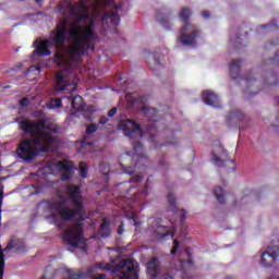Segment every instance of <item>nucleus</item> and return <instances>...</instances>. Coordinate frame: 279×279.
<instances>
[{"mask_svg":"<svg viewBox=\"0 0 279 279\" xmlns=\"http://www.w3.org/2000/svg\"><path fill=\"white\" fill-rule=\"evenodd\" d=\"M53 37L50 38L51 43H54L57 47H64L66 43V34L72 43L66 48V53L72 62H77L88 49L95 51V46L90 45V40H95V22H89L85 26H77L72 24L70 28L66 24H58L57 31L52 32Z\"/></svg>","mask_w":279,"mask_h":279,"instance_id":"obj_1","label":"nucleus"},{"mask_svg":"<svg viewBox=\"0 0 279 279\" xmlns=\"http://www.w3.org/2000/svg\"><path fill=\"white\" fill-rule=\"evenodd\" d=\"M65 193L72 202V206H66V201L47 202V208L54 211L50 215V219L56 221L60 217L61 221H75V217L84 215V203H82V187L75 184L65 185Z\"/></svg>","mask_w":279,"mask_h":279,"instance_id":"obj_2","label":"nucleus"},{"mask_svg":"<svg viewBox=\"0 0 279 279\" xmlns=\"http://www.w3.org/2000/svg\"><path fill=\"white\" fill-rule=\"evenodd\" d=\"M56 143V138L49 132L39 133L38 136L34 138H27L20 143L19 145V156L22 160H34L38 156V149L34 147H39V151L47 154L51 151V147Z\"/></svg>","mask_w":279,"mask_h":279,"instance_id":"obj_3","label":"nucleus"},{"mask_svg":"<svg viewBox=\"0 0 279 279\" xmlns=\"http://www.w3.org/2000/svg\"><path fill=\"white\" fill-rule=\"evenodd\" d=\"M54 86L58 93L62 90H68L70 96H63L62 100L66 101L68 104H71V108L73 110H76L77 112H80L81 110H84V102H83L82 96L80 95L73 96V93H75L77 88V84H75V82L66 81V77L64 76V71H59L56 73Z\"/></svg>","mask_w":279,"mask_h":279,"instance_id":"obj_4","label":"nucleus"},{"mask_svg":"<svg viewBox=\"0 0 279 279\" xmlns=\"http://www.w3.org/2000/svg\"><path fill=\"white\" fill-rule=\"evenodd\" d=\"M191 16H193L191 9H183L179 13L180 21L184 23V26L181 27L179 43L184 47H195V45H197V39L202 36L199 28L189 21Z\"/></svg>","mask_w":279,"mask_h":279,"instance_id":"obj_5","label":"nucleus"},{"mask_svg":"<svg viewBox=\"0 0 279 279\" xmlns=\"http://www.w3.org/2000/svg\"><path fill=\"white\" fill-rule=\"evenodd\" d=\"M101 269L117 274L119 279H138V263L135 259H122L118 265L106 264Z\"/></svg>","mask_w":279,"mask_h":279,"instance_id":"obj_6","label":"nucleus"},{"mask_svg":"<svg viewBox=\"0 0 279 279\" xmlns=\"http://www.w3.org/2000/svg\"><path fill=\"white\" fill-rule=\"evenodd\" d=\"M61 239H63L64 243L71 247H81V250L84 251L87 250L82 223L72 225L61 234Z\"/></svg>","mask_w":279,"mask_h":279,"instance_id":"obj_7","label":"nucleus"},{"mask_svg":"<svg viewBox=\"0 0 279 279\" xmlns=\"http://www.w3.org/2000/svg\"><path fill=\"white\" fill-rule=\"evenodd\" d=\"M119 129L122 130L124 136L130 138V141H136V138H143V136H145L143 129H141V124L131 119L121 121Z\"/></svg>","mask_w":279,"mask_h":279,"instance_id":"obj_8","label":"nucleus"},{"mask_svg":"<svg viewBox=\"0 0 279 279\" xmlns=\"http://www.w3.org/2000/svg\"><path fill=\"white\" fill-rule=\"evenodd\" d=\"M20 130L32 138H36L38 134H43V130H47V121L45 119L38 120L37 122H32L29 120H22L20 122Z\"/></svg>","mask_w":279,"mask_h":279,"instance_id":"obj_9","label":"nucleus"},{"mask_svg":"<svg viewBox=\"0 0 279 279\" xmlns=\"http://www.w3.org/2000/svg\"><path fill=\"white\" fill-rule=\"evenodd\" d=\"M11 250H14L17 254H23L27 252V246L23 240L12 239L3 250H0V279H3L5 269V255L3 252H10Z\"/></svg>","mask_w":279,"mask_h":279,"instance_id":"obj_10","label":"nucleus"},{"mask_svg":"<svg viewBox=\"0 0 279 279\" xmlns=\"http://www.w3.org/2000/svg\"><path fill=\"white\" fill-rule=\"evenodd\" d=\"M150 228L159 239H167V236H171V239H173V236H175V231H171L167 226L162 225L161 218H156L151 222Z\"/></svg>","mask_w":279,"mask_h":279,"instance_id":"obj_11","label":"nucleus"},{"mask_svg":"<svg viewBox=\"0 0 279 279\" xmlns=\"http://www.w3.org/2000/svg\"><path fill=\"white\" fill-rule=\"evenodd\" d=\"M278 256H279L278 246L268 247L262 254L260 265H263V267H271L278 260Z\"/></svg>","mask_w":279,"mask_h":279,"instance_id":"obj_12","label":"nucleus"},{"mask_svg":"<svg viewBox=\"0 0 279 279\" xmlns=\"http://www.w3.org/2000/svg\"><path fill=\"white\" fill-rule=\"evenodd\" d=\"M246 117L245 113L241 110H233L227 117V124L229 128L241 125V123L245 122Z\"/></svg>","mask_w":279,"mask_h":279,"instance_id":"obj_13","label":"nucleus"},{"mask_svg":"<svg viewBox=\"0 0 279 279\" xmlns=\"http://www.w3.org/2000/svg\"><path fill=\"white\" fill-rule=\"evenodd\" d=\"M51 40L46 39L40 41L33 52V56H39V58H47L51 56Z\"/></svg>","mask_w":279,"mask_h":279,"instance_id":"obj_14","label":"nucleus"},{"mask_svg":"<svg viewBox=\"0 0 279 279\" xmlns=\"http://www.w3.org/2000/svg\"><path fill=\"white\" fill-rule=\"evenodd\" d=\"M203 101L206 106H211L213 108H221V101L219 96L215 92L205 90L202 93Z\"/></svg>","mask_w":279,"mask_h":279,"instance_id":"obj_15","label":"nucleus"},{"mask_svg":"<svg viewBox=\"0 0 279 279\" xmlns=\"http://www.w3.org/2000/svg\"><path fill=\"white\" fill-rule=\"evenodd\" d=\"M167 199L170 210L180 215L181 226H184V221H186V210L178 208V205L175 204V196H173V194H168Z\"/></svg>","mask_w":279,"mask_h":279,"instance_id":"obj_16","label":"nucleus"},{"mask_svg":"<svg viewBox=\"0 0 279 279\" xmlns=\"http://www.w3.org/2000/svg\"><path fill=\"white\" fill-rule=\"evenodd\" d=\"M59 169L60 171H64V173L61 175V180L63 182L71 180V178L73 177V166H71V162H69L68 160L60 161Z\"/></svg>","mask_w":279,"mask_h":279,"instance_id":"obj_17","label":"nucleus"},{"mask_svg":"<svg viewBox=\"0 0 279 279\" xmlns=\"http://www.w3.org/2000/svg\"><path fill=\"white\" fill-rule=\"evenodd\" d=\"M146 267L153 279L158 278V274H160V260L158 257H151Z\"/></svg>","mask_w":279,"mask_h":279,"instance_id":"obj_18","label":"nucleus"},{"mask_svg":"<svg viewBox=\"0 0 279 279\" xmlns=\"http://www.w3.org/2000/svg\"><path fill=\"white\" fill-rule=\"evenodd\" d=\"M78 10H81V12L83 13H80L77 15V23H84V21H90V23H95V21L90 19V14H88L90 12L89 5H86L84 2H81L78 4Z\"/></svg>","mask_w":279,"mask_h":279,"instance_id":"obj_19","label":"nucleus"},{"mask_svg":"<svg viewBox=\"0 0 279 279\" xmlns=\"http://www.w3.org/2000/svg\"><path fill=\"white\" fill-rule=\"evenodd\" d=\"M229 71L232 80H239V76L241 75V60L240 59L232 60L229 65Z\"/></svg>","mask_w":279,"mask_h":279,"instance_id":"obj_20","label":"nucleus"},{"mask_svg":"<svg viewBox=\"0 0 279 279\" xmlns=\"http://www.w3.org/2000/svg\"><path fill=\"white\" fill-rule=\"evenodd\" d=\"M243 80H244V82H246V88H245L244 93H246V95H248V97H253V95H257L258 92L252 90V87L257 82L256 77H253L252 74H248V75L244 76Z\"/></svg>","mask_w":279,"mask_h":279,"instance_id":"obj_21","label":"nucleus"},{"mask_svg":"<svg viewBox=\"0 0 279 279\" xmlns=\"http://www.w3.org/2000/svg\"><path fill=\"white\" fill-rule=\"evenodd\" d=\"M111 21L112 25H119L121 23V17H119V13L117 11H107L104 16L102 21Z\"/></svg>","mask_w":279,"mask_h":279,"instance_id":"obj_22","label":"nucleus"},{"mask_svg":"<svg viewBox=\"0 0 279 279\" xmlns=\"http://www.w3.org/2000/svg\"><path fill=\"white\" fill-rule=\"evenodd\" d=\"M112 234V231L110 229V221L104 219L101 225H100V236L102 239H108Z\"/></svg>","mask_w":279,"mask_h":279,"instance_id":"obj_23","label":"nucleus"},{"mask_svg":"<svg viewBox=\"0 0 279 279\" xmlns=\"http://www.w3.org/2000/svg\"><path fill=\"white\" fill-rule=\"evenodd\" d=\"M214 195L216 199L219 202V204H226V197L223 196V187L217 186L214 190Z\"/></svg>","mask_w":279,"mask_h":279,"instance_id":"obj_24","label":"nucleus"},{"mask_svg":"<svg viewBox=\"0 0 279 279\" xmlns=\"http://www.w3.org/2000/svg\"><path fill=\"white\" fill-rule=\"evenodd\" d=\"M48 110H56V108H62V98H52L47 105Z\"/></svg>","mask_w":279,"mask_h":279,"instance_id":"obj_25","label":"nucleus"},{"mask_svg":"<svg viewBox=\"0 0 279 279\" xmlns=\"http://www.w3.org/2000/svg\"><path fill=\"white\" fill-rule=\"evenodd\" d=\"M276 74H271L264 80V86H278Z\"/></svg>","mask_w":279,"mask_h":279,"instance_id":"obj_26","label":"nucleus"},{"mask_svg":"<svg viewBox=\"0 0 279 279\" xmlns=\"http://www.w3.org/2000/svg\"><path fill=\"white\" fill-rule=\"evenodd\" d=\"M78 170L81 178H88V165L86 162L81 161L78 163Z\"/></svg>","mask_w":279,"mask_h":279,"instance_id":"obj_27","label":"nucleus"},{"mask_svg":"<svg viewBox=\"0 0 279 279\" xmlns=\"http://www.w3.org/2000/svg\"><path fill=\"white\" fill-rule=\"evenodd\" d=\"M157 21L160 22L163 27H167V29H171L169 16L157 15Z\"/></svg>","mask_w":279,"mask_h":279,"instance_id":"obj_28","label":"nucleus"},{"mask_svg":"<svg viewBox=\"0 0 279 279\" xmlns=\"http://www.w3.org/2000/svg\"><path fill=\"white\" fill-rule=\"evenodd\" d=\"M147 185H145L142 192L134 195V199H144V197H147Z\"/></svg>","mask_w":279,"mask_h":279,"instance_id":"obj_29","label":"nucleus"},{"mask_svg":"<svg viewBox=\"0 0 279 279\" xmlns=\"http://www.w3.org/2000/svg\"><path fill=\"white\" fill-rule=\"evenodd\" d=\"M180 248V241H178V240H173V246H172V248H171V251H170V254L172 255V256H175V254H178V250Z\"/></svg>","mask_w":279,"mask_h":279,"instance_id":"obj_30","label":"nucleus"},{"mask_svg":"<svg viewBox=\"0 0 279 279\" xmlns=\"http://www.w3.org/2000/svg\"><path fill=\"white\" fill-rule=\"evenodd\" d=\"M174 134H175V133L172 132V137H171V140L167 138L166 143L162 144V147H167L168 145H172V146L178 145V142L175 141V137H173Z\"/></svg>","mask_w":279,"mask_h":279,"instance_id":"obj_31","label":"nucleus"},{"mask_svg":"<svg viewBox=\"0 0 279 279\" xmlns=\"http://www.w3.org/2000/svg\"><path fill=\"white\" fill-rule=\"evenodd\" d=\"M213 161L216 162L218 167H223V162H227V160H222L221 158L217 157V155L211 154Z\"/></svg>","mask_w":279,"mask_h":279,"instance_id":"obj_32","label":"nucleus"},{"mask_svg":"<svg viewBox=\"0 0 279 279\" xmlns=\"http://www.w3.org/2000/svg\"><path fill=\"white\" fill-rule=\"evenodd\" d=\"M132 147L134 151H141L143 149V143L141 142H133Z\"/></svg>","mask_w":279,"mask_h":279,"instance_id":"obj_33","label":"nucleus"},{"mask_svg":"<svg viewBox=\"0 0 279 279\" xmlns=\"http://www.w3.org/2000/svg\"><path fill=\"white\" fill-rule=\"evenodd\" d=\"M96 130H97V124H89L86 128V134H95Z\"/></svg>","mask_w":279,"mask_h":279,"instance_id":"obj_34","label":"nucleus"},{"mask_svg":"<svg viewBox=\"0 0 279 279\" xmlns=\"http://www.w3.org/2000/svg\"><path fill=\"white\" fill-rule=\"evenodd\" d=\"M129 182H134L135 184H138V182H143V174L132 177V179Z\"/></svg>","mask_w":279,"mask_h":279,"instance_id":"obj_35","label":"nucleus"},{"mask_svg":"<svg viewBox=\"0 0 279 279\" xmlns=\"http://www.w3.org/2000/svg\"><path fill=\"white\" fill-rule=\"evenodd\" d=\"M40 73V66L32 65L28 68V73Z\"/></svg>","mask_w":279,"mask_h":279,"instance_id":"obj_36","label":"nucleus"},{"mask_svg":"<svg viewBox=\"0 0 279 279\" xmlns=\"http://www.w3.org/2000/svg\"><path fill=\"white\" fill-rule=\"evenodd\" d=\"M159 279H175V277H173V275L170 274H161L159 275Z\"/></svg>","mask_w":279,"mask_h":279,"instance_id":"obj_37","label":"nucleus"},{"mask_svg":"<svg viewBox=\"0 0 279 279\" xmlns=\"http://www.w3.org/2000/svg\"><path fill=\"white\" fill-rule=\"evenodd\" d=\"M20 106H23V107L29 106V98H22L20 100Z\"/></svg>","mask_w":279,"mask_h":279,"instance_id":"obj_38","label":"nucleus"},{"mask_svg":"<svg viewBox=\"0 0 279 279\" xmlns=\"http://www.w3.org/2000/svg\"><path fill=\"white\" fill-rule=\"evenodd\" d=\"M99 125H106L108 123V117L104 116L98 121Z\"/></svg>","mask_w":279,"mask_h":279,"instance_id":"obj_39","label":"nucleus"},{"mask_svg":"<svg viewBox=\"0 0 279 279\" xmlns=\"http://www.w3.org/2000/svg\"><path fill=\"white\" fill-rule=\"evenodd\" d=\"M262 27L263 29H267V27H274L275 29H278V24H276V22H271L270 25H264Z\"/></svg>","mask_w":279,"mask_h":279,"instance_id":"obj_40","label":"nucleus"},{"mask_svg":"<svg viewBox=\"0 0 279 279\" xmlns=\"http://www.w3.org/2000/svg\"><path fill=\"white\" fill-rule=\"evenodd\" d=\"M92 279H106V274H96L92 277Z\"/></svg>","mask_w":279,"mask_h":279,"instance_id":"obj_41","label":"nucleus"},{"mask_svg":"<svg viewBox=\"0 0 279 279\" xmlns=\"http://www.w3.org/2000/svg\"><path fill=\"white\" fill-rule=\"evenodd\" d=\"M276 62H278V54H275L272 59H269L267 61L268 64H276Z\"/></svg>","mask_w":279,"mask_h":279,"instance_id":"obj_42","label":"nucleus"},{"mask_svg":"<svg viewBox=\"0 0 279 279\" xmlns=\"http://www.w3.org/2000/svg\"><path fill=\"white\" fill-rule=\"evenodd\" d=\"M114 114H117V108L110 109L107 113L108 117H114Z\"/></svg>","mask_w":279,"mask_h":279,"instance_id":"obj_43","label":"nucleus"},{"mask_svg":"<svg viewBox=\"0 0 279 279\" xmlns=\"http://www.w3.org/2000/svg\"><path fill=\"white\" fill-rule=\"evenodd\" d=\"M202 17L203 19H210V12L209 11H203L202 12Z\"/></svg>","mask_w":279,"mask_h":279,"instance_id":"obj_44","label":"nucleus"},{"mask_svg":"<svg viewBox=\"0 0 279 279\" xmlns=\"http://www.w3.org/2000/svg\"><path fill=\"white\" fill-rule=\"evenodd\" d=\"M56 228H58V230H63L64 229V222H56Z\"/></svg>","mask_w":279,"mask_h":279,"instance_id":"obj_45","label":"nucleus"},{"mask_svg":"<svg viewBox=\"0 0 279 279\" xmlns=\"http://www.w3.org/2000/svg\"><path fill=\"white\" fill-rule=\"evenodd\" d=\"M124 229H123V225H120L118 228V234H123Z\"/></svg>","mask_w":279,"mask_h":279,"instance_id":"obj_46","label":"nucleus"},{"mask_svg":"<svg viewBox=\"0 0 279 279\" xmlns=\"http://www.w3.org/2000/svg\"><path fill=\"white\" fill-rule=\"evenodd\" d=\"M147 114H156V109H148Z\"/></svg>","mask_w":279,"mask_h":279,"instance_id":"obj_47","label":"nucleus"},{"mask_svg":"<svg viewBox=\"0 0 279 279\" xmlns=\"http://www.w3.org/2000/svg\"><path fill=\"white\" fill-rule=\"evenodd\" d=\"M125 99H126V101H130V99H132V94H130V93L126 94V95H125Z\"/></svg>","mask_w":279,"mask_h":279,"instance_id":"obj_48","label":"nucleus"},{"mask_svg":"<svg viewBox=\"0 0 279 279\" xmlns=\"http://www.w3.org/2000/svg\"><path fill=\"white\" fill-rule=\"evenodd\" d=\"M143 98H134L131 100V104H136V101H141Z\"/></svg>","mask_w":279,"mask_h":279,"instance_id":"obj_49","label":"nucleus"},{"mask_svg":"<svg viewBox=\"0 0 279 279\" xmlns=\"http://www.w3.org/2000/svg\"><path fill=\"white\" fill-rule=\"evenodd\" d=\"M38 5H43V0H35Z\"/></svg>","mask_w":279,"mask_h":279,"instance_id":"obj_50","label":"nucleus"},{"mask_svg":"<svg viewBox=\"0 0 279 279\" xmlns=\"http://www.w3.org/2000/svg\"><path fill=\"white\" fill-rule=\"evenodd\" d=\"M104 175H105V178H107V180H108V175H110V171L105 172Z\"/></svg>","mask_w":279,"mask_h":279,"instance_id":"obj_51","label":"nucleus"},{"mask_svg":"<svg viewBox=\"0 0 279 279\" xmlns=\"http://www.w3.org/2000/svg\"><path fill=\"white\" fill-rule=\"evenodd\" d=\"M150 121H153V123H158V119L155 118L150 119Z\"/></svg>","mask_w":279,"mask_h":279,"instance_id":"obj_52","label":"nucleus"},{"mask_svg":"<svg viewBox=\"0 0 279 279\" xmlns=\"http://www.w3.org/2000/svg\"><path fill=\"white\" fill-rule=\"evenodd\" d=\"M39 279H49L48 277H47V274H45L41 278H39Z\"/></svg>","mask_w":279,"mask_h":279,"instance_id":"obj_53","label":"nucleus"},{"mask_svg":"<svg viewBox=\"0 0 279 279\" xmlns=\"http://www.w3.org/2000/svg\"><path fill=\"white\" fill-rule=\"evenodd\" d=\"M0 204H3V196L0 195Z\"/></svg>","mask_w":279,"mask_h":279,"instance_id":"obj_54","label":"nucleus"},{"mask_svg":"<svg viewBox=\"0 0 279 279\" xmlns=\"http://www.w3.org/2000/svg\"><path fill=\"white\" fill-rule=\"evenodd\" d=\"M68 72H69V73H72V72H73V68H69V69H68Z\"/></svg>","mask_w":279,"mask_h":279,"instance_id":"obj_55","label":"nucleus"},{"mask_svg":"<svg viewBox=\"0 0 279 279\" xmlns=\"http://www.w3.org/2000/svg\"><path fill=\"white\" fill-rule=\"evenodd\" d=\"M163 14H171V12H169V11H163Z\"/></svg>","mask_w":279,"mask_h":279,"instance_id":"obj_56","label":"nucleus"},{"mask_svg":"<svg viewBox=\"0 0 279 279\" xmlns=\"http://www.w3.org/2000/svg\"><path fill=\"white\" fill-rule=\"evenodd\" d=\"M146 108L145 107H142V111L145 112Z\"/></svg>","mask_w":279,"mask_h":279,"instance_id":"obj_57","label":"nucleus"},{"mask_svg":"<svg viewBox=\"0 0 279 279\" xmlns=\"http://www.w3.org/2000/svg\"><path fill=\"white\" fill-rule=\"evenodd\" d=\"M85 145H86V142H83V143H82V147H84Z\"/></svg>","mask_w":279,"mask_h":279,"instance_id":"obj_58","label":"nucleus"},{"mask_svg":"<svg viewBox=\"0 0 279 279\" xmlns=\"http://www.w3.org/2000/svg\"><path fill=\"white\" fill-rule=\"evenodd\" d=\"M36 44H37V43H36V41H34L33 46H34V47H36Z\"/></svg>","mask_w":279,"mask_h":279,"instance_id":"obj_59","label":"nucleus"},{"mask_svg":"<svg viewBox=\"0 0 279 279\" xmlns=\"http://www.w3.org/2000/svg\"><path fill=\"white\" fill-rule=\"evenodd\" d=\"M222 153H223V154H228V151H227V150H222Z\"/></svg>","mask_w":279,"mask_h":279,"instance_id":"obj_60","label":"nucleus"},{"mask_svg":"<svg viewBox=\"0 0 279 279\" xmlns=\"http://www.w3.org/2000/svg\"><path fill=\"white\" fill-rule=\"evenodd\" d=\"M226 279H233L232 277H227Z\"/></svg>","mask_w":279,"mask_h":279,"instance_id":"obj_61","label":"nucleus"},{"mask_svg":"<svg viewBox=\"0 0 279 279\" xmlns=\"http://www.w3.org/2000/svg\"><path fill=\"white\" fill-rule=\"evenodd\" d=\"M87 145H93V143H87Z\"/></svg>","mask_w":279,"mask_h":279,"instance_id":"obj_62","label":"nucleus"},{"mask_svg":"<svg viewBox=\"0 0 279 279\" xmlns=\"http://www.w3.org/2000/svg\"><path fill=\"white\" fill-rule=\"evenodd\" d=\"M130 175H132L133 172H128Z\"/></svg>","mask_w":279,"mask_h":279,"instance_id":"obj_63","label":"nucleus"}]
</instances>
